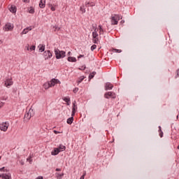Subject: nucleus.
Instances as JSON below:
<instances>
[{
	"label": "nucleus",
	"instance_id": "nucleus-45",
	"mask_svg": "<svg viewBox=\"0 0 179 179\" xmlns=\"http://www.w3.org/2000/svg\"><path fill=\"white\" fill-rule=\"evenodd\" d=\"M55 171H61V169L57 168V169H55Z\"/></svg>",
	"mask_w": 179,
	"mask_h": 179
},
{
	"label": "nucleus",
	"instance_id": "nucleus-31",
	"mask_svg": "<svg viewBox=\"0 0 179 179\" xmlns=\"http://www.w3.org/2000/svg\"><path fill=\"white\" fill-rule=\"evenodd\" d=\"M96 48H97V45H92L91 46V51H94V50H96Z\"/></svg>",
	"mask_w": 179,
	"mask_h": 179
},
{
	"label": "nucleus",
	"instance_id": "nucleus-33",
	"mask_svg": "<svg viewBox=\"0 0 179 179\" xmlns=\"http://www.w3.org/2000/svg\"><path fill=\"white\" fill-rule=\"evenodd\" d=\"M113 52H122V50L120 49H113Z\"/></svg>",
	"mask_w": 179,
	"mask_h": 179
},
{
	"label": "nucleus",
	"instance_id": "nucleus-29",
	"mask_svg": "<svg viewBox=\"0 0 179 179\" xmlns=\"http://www.w3.org/2000/svg\"><path fill=\"white\" fill-rule=\"evenodd\" d=\"M92 41H93L94 44H97V43L99 42V38H92Z\"/></svg>",
	"mask_w": 179,
	"mask_h": 179
},
{
	"label": "nucleus",
	"instance_id": "nucleus-27",
	"mask_svg": "<svg viewBox=\"0 0 179 179\" xmlns=\"http://www.w3.org/2000/svg\"><path fill=\"white\" fill-rule=\"evenodd\" d=\"M80 10L81 12H83V13H86V9H85V6H80Z\"/></svg>",
	"mask_w": 179,
	"mask_h": 179
},
{
	"label": "nucleus",
	"instance_id": "nucleus-11",
	"mask_svg": "<svg viewBox=\"0 0 179 179\" xmlns=\"http://www.w3.org/2000/svg\"><path fill=\"white\" fill-rule=\"evenodd\" d=\"M12 85H13V81H12L11 79H7L5 81V87H10V86H12Z\"/></svg>",
	"mask_w": 179,
	"mask_h": 179
},
{
	"label": "nucleus",
	"instance_id": "nucleus-43",
	"mask_svg": "<svg viewBox=\"0 0 179 179\" xmlns=\"http://www.w3.org/2000/svg\"><path fill=\"white\" fill-rule=\"evenodd\" d=\"M0 171H5V166L0 168Z\"/></svg>",
	"mask_w": 179,
	"mask_h": 179
},
{
	"label": "nucleus",
	"instance_id": "nucleus-30",
	"mask_svg": "<svg viewBox=\"0 0 179 179\" xmlns=\"http://www.w3.org/2000/svg\"><path fill=\"white\" fill-rule=\"evenodd\" d=\"M76 113V110L75 109V108H72L71 117H73Z\"/></svg>",
	"mask_w": 179,
	"mask_h": 179
},
{
	"label": "nucleus",
	"instance_id": "nucleus-4",
	"mask_svg": "<svg viewBox=\"0 0 179 179\" xmlns=\"http://www.w3.org/2000/svg\"><path fill=\"white\" fill-rule=\"evenodd\" d=\"M104 97L105 99H115L116 95L114 92H108L105 93Z\"/></svg>",
	"mask_w": 179,
	"mask_h": 179
},
{
	"label": "nucleus",
	"instance_id": "nucleus-55",
	"mask_svg": "<svg viewBox=\"0 0 179 179\" xmlns=\"http://www.w3.org/2000/svg\"><path fill=\"white\" fill-rule=\"evenodd\" d=\"M124 22H125V21H124V20L122 21V22H123V23H124Z\"/></svg>",
	"mask_w": 179,
	"mask_h": 179
},
{
	"label": "nucleus",
	"instance_id": "nucleus-37",
	"mask_svg": "<svg viewBox=\"0 0 179 179\" xmlns=\"http://www.w3.org/2000/svg\"><path fill=\"white\" fill-rule=\"evenodd\" d=\"M58 174V178L59 179H62V176H64V173H62V174H59V173H57Z\"/></svg>",
	"mask_w": 179,
	"mask_h": 179
},
{
	"label": "nucleus",
	"instance_id": "nucleus-7",
	"mask_svg": "<svg viewBox=\"0 0 179 179\" xmlns=\"http://www.w3.org/2000/svg\"><path fill=\"white\" fill-rule=\"evenodd\" d=\"M30 118H31V109H30L28 112H27L24 114V120L29 121V120H30Z\"/></svg>",
	"mask_w": 179,
	"mask_h": 179
},
{
	"label": "nucleus",
	"instance_id": "nucleus-32",
	"mask_svg": "<svg viewBox=\"0 0 179 179\" xmlns=\"http://www.w3.org/2000/svg\"><path fill=\"white\" fill-rule=\"evenodd\" d=\"M29 50L30 51H34L36 50V45H31Z\"/></svg>",
	"mask_w": 179,
	"mask_h": 179
},
{
	"label": "nucleus",
	"instance_id": "nucleus-50",
	"mask_svg": "<svg viewBox=\"0 0 179 179\" xmlns=\"http://www.w3.org/2000/svg\"><path fill=\"white\" fill-rule=\"evenodd\" d=\"M90 3H89V2H86L85 3V5H86V6H87V5H89Z\"/></svg>",
	"mask_w": 179,
	"mask_h": 179
},
{
	"label": "nucleus",
	"instance_id": "nucleus-14",
	"mask_svg": "<svg viewBox=\"0 0 179 179\" xmlns=\"http://www.w3.org/2000/svg\"><path fill=\"white\" fill-rule=\"evenodd\" d=\"M99 34H104V33H107V31L106 29H103V27L101 25H99Z\"/></svg>",
	"mask_w": 179,
	"mask_h": 179
},
{
	"label": "nucleus",
	"instance_id": "nucleus-21",
	"mask_svg": "<svg viewBox=\"0 0 179 179\" xmlns=\"http://www.w3.org/2000/svg\"><path fill=\"white\" fill-rule=\"evenodd\" d=\"M67 61H69V62H76L77 59H76V57H69L67 59Z\"/></svg>",
	"mask_w": 179,
	"mask_h": 179
},
{
	"label": "nucleus",
	"instance_id": "nucleus-25",
	"mask_svg": "<svg viewBox=\"0 0 179 179\" xmlns=\"http://www.w3.org/2000/svg\"><path fill=\"white\" fill-rule=\"evenodd\" d=\"M86 77L85 76H81L78 78V80L77 81V83H82L83 80H85Z\"/></svg>",
	"mask_w": 179,
	"mask_h": 179
},
{
	"label": "nucleus",
	"instance_id": "nucleus-47",
	"mask_svg": "<svg viewBox=\"0 0 179 179\" xmlns=\"http://www.w3.org/2000/svg\"><path fill=\"white\" fill-rule=\"evenodd\" d=\"M162 131V127L159 126V131Z\"/></svg>",
	"mask_w": 179,
	"mask_h": 179
},
{
	"label": "nucleus",
	"instance_id": "nucleus-18",
	"mask_svg": "<svg viewBox=\"0 0 179 179\" xmlns=\"http://www.w3.org/2000/svg\"><path fill=\"white\" fill-rule=\"evenodd\" d=\"M38 48H39V52H44V51H45V45L40 44L38 45Z\"/></svg>",
	"mask_w": 179,
	"mask_h": 179
},
{
	"label": "nucleus",
	"instance_id": "nucleus-10",
	"mask_svg": "<svg viewBox=\"0 0 179 179\" xmlns=\"http://www.w3.org/2000/svg\"><path fill=\"white\" fill-rule=\"evenodd\" d=\"M113 87H114V85L110 83H106L105 84V90H113Z\"/></svg>",
	"mask_w": 179,
	"mask_h": 179
},
{
	"label": "nucleus",
	"instance_id": "nucleus-56",
	"mask_svg": "<svg viewBox=\"0 0 179 179\" xmlns=\"http://www.w3.org/2000/svg\"><path fill=\"white\" fill-rule=\"evenodd\" d=\"M27 50H29V47H27Z\"/></svg>",
	"mask_w": 179,
	"mask_h": 179
},
{
	"label": "nucleus",
	"instance_id": "nucleus-13",
	"mask_svg": "<svg viewBox=\"0 0 179 179\" xmlns=\"http://www.w3.org/2000/svg\"><path fill=\"white\" fill-rule=\"evenodd\" d=\"M31 30V27H28L23 29V31L21 32V34H27L29 31Z\"/></svg>",
	"mask_w": 179,
	"mask_h": 179
},
{
	"label": "nucleus",
	"instance_id": "nucleus-42",
	"mask_svg": "<svg viewBox=\"0 0 179 179\" xmlns=\"http://www.w3.org/2000/svg\"><path fill=\"white\" fill-rule=\"evenodd\" d=\"M85 176H86V173H85L83 176H81L80 179H85Z\"/></svg>",
	"mask_w": 179,
	"mask_h": 179
},
{
	"label": "nucleus",
	"instance_id": "nucleus-16",
	"mask_svg": "<svg viewBox=\"0 0 179 179\" xmlns=\"http://www.w3.org/2000/svg\"><path fill=\"white\" fill-rule=\"evenodd\" d=\"M62 100L67 103V106H69V104L71 103V98H69V96H64V98H62Z\"/></svg>",
	"mask_w": 179,
	"mask_h": 179
},
{
	"label": "nucleus",
	"instance_id": "nucleus-9",
	"mask_svg": "<svg viewBox=\"0 0 179 179\" xmlns=\"http://www.w3.org/2000/svg\"><path fill=\"white\" fill-rule=\"evenodd\" d=\"M0 178L2 179H12V176L10 175V173H3V174H0Z\"/></svg>",
	"mask_w": 179,
	"mask_h": 179
},
{
	"label": "nucleus",
	"instance_id": "nucleus-49",
	"mask_svg": "<svg viewBox=\"0 0 179 179\" xmlns=\"http://www.w3.org/2000/svg\"><path fill=\"white\" fill-rule=\"evenodd\" d=\"M48 6H49L50 8H51V7L52 6V4L49 3V4H48Z\"/></svg>",
	"mask_w": 179,
	"mask_h": 179
},
{
	"label": "nucleus",
	"instance_id": "nucleus-57",
	"mask_svg": "<svg viewBox=\"0 0 179 179\" xmlns=\"http://www.w3.org/2000/svg\"><path fill=\"white\" fill-rule=\"evenodd\" d=\"M0 159H1V157H0Z\"/></svg>",
	"mask_w": 179,
	"mask_h": 179
},
{
	"label": "nucleus",
	"instance_id": "nucleus-12",
	"mask_svg": "<svg viewBox=\"0 0 179 179\" xmlns=\"http://www.w3.org/2000/svg\"><path fill=\"white\" fill-rule=\"evenodd\" d=\"M59 152V150L57 148H54V150L51 152L52 156H57Z\"/></svg>",
	"mask_w": 179,
	"mask_h": 179
},
{
	"label": "nucleus",
	"instance_id": "nucleus-44",
	"mask_svg": "<svg viewBox=\"0 0 179 179\" xmlns=\"http://www.w3.org/2000/svg\"><path fill=\"white\" fill-rule=\"evenodd\" d=\"M3 102L0 101V108H1V107H3Z\"/></svg>",
	"mask_w": 179,
	"mask_h": 179
},
{
	"label": "nucleus",
	"instance_id": "nucleus-53",
	"mask_svg": "<svg viewBox=\"0 0 179 179\" xmlns=\"http://www.w3.org/2000/svg\"><path fill=\"white\" fill-rule=\"evenodd\" d=\"M56 29H57V30H60L61 28L57 27Z\"/></svg>",
	"mask_w": 179,
	"mask_h": 179
},
{
	"label": "nucleus",
	"instance_id": "nucleus-22",
	"mask_svg": "<svg viewBox=\"0 0 179 179\" xmlns=\"http://www.w3.org/2000/svg\"><path fill=\"white\" fill-rule=\"evenodd\" d=\"M43 87L44 89H45V90H47L50 89V87H51V85H50V83L48 82V83H45V84H43Z\"/></svg>",
	"mask_w": 179,
	"mask_h": 179
},
{
	"label": "nucleus",
	"instance_id": "nucleus-23",
	"mask_svg": "<svg viewBox=\"0 0 179 179\" xmlns=\"http://www.w3.org/2000/svg\"><path fill=\"white\" fill-rule=\"evenodd\" d=\"M66 122H67V124H69V125L72 124V122H73V117H69L67 119Z\"/></svg>",
	"mask_w": 179,
	"mask_h": 179
},
{
	"label": "nucleus",
	"instance_id": "nucleus-39",
	"mask_svg": "<svg viewBox=\"0 0 179 179\" xmlns=\"http://www.w3.org/2000/svg\"><path fill=\"white\" fill-rule=\"evenodd\" d=\"M79 69H80V70H82V69H83V71H85V70L86 69V66L84 65V66H82V68H79Z\"/></svg>",
	"mask_w": 179,
	"mask_h": 179
},
{
	"label": "nucleus",
	"instance_id": "nucleus-36",
	"mask_svg": "<svg viewBox=\"0 0 179 179\" xmlns=\"http://www.w3.org/2000/svg\"><path fill=\"white\" fill-rule=\"evenodd\" d=\"M80 58H85V55H80L79 56H78V59H80Z\"/></svg>",
	"mask_w": 179,
	"mask_h": 179
},
{
	"label": "nucleus",
	"instance_id": "nucleus-5",
	"mask_svg": "<svg viewBox=\"0 0 179 179\" xmlns=\"http://www.w3.org/2000/svg\"><path fill=\"white\" fill-rule=\"evenodd\" d=\"M13 27H14L13 24L8 22L5 25V30L6 31H12V30H13Z\"/></svg>",
	"mask_w": 179,
	"mask_h": 179
},
{
	"label": "nucleus",
	"instance_id": "nucleus-48",
	"mask_svg": "<svg viewBox=\"0 0 179 179\" xmlns=\"http://www.w3.org/2000/svg\"><path fill=\"white\" fill-rule=\"evenodd\" d=\"M30 159H31V157H29V158L27 159V162H29V160H30Z\"/></svg>",
	"mask_w": 179,
	"mask_h": 179
},
{
	"label": "nucleus",
	"instance_id": "nucleus-24",
	"mask_svg": "<svg viewBox=\"0 0 179 179\" xmlns=\"http://www.w3.org/2000/svg\"><path fill=\"white\" fill-rule=\"evenodd\" d=\"M94 75H96V71H93L92 72L90 75H89V79L90 80L93 79V78H94Z\"/></svg>",
	"mask_w": 179,
	"mask_h": 179
},
{
	"label": "nucleus",
	"instance_id": "nucleus-41",
	"mask_svg": "<svg viewBox=\"0 0 179 179\" xmlns=\"http://www.w3.org/2000/svg\"><path fill=\"white\" fill-rule=\"evenodd\" d=\"M50 10L52 11V12H55V7H54V6H51V8H50Z\"/></svg>",
	"mask_w": 179,
	"mask_h": 179
},
{
	"label": "nucleus",
	"instance_id": "nucleus-46",
	"mask_svg": "<svg viewBox=\"0 0 179 179\" xmlns=\"http://www.w3.org/2000/svg\"><path fill=\"white\" fill-rule=\"evenodd\" d=\"M22 1L24 3H27V2H29V0H22Z\"/></svg>",
	"mask_w": 179,
	"mask_h": 179
},
{
	"label": "nucleus",
	"instance_id": "nucleus-38",
	"mask_svg": "<svg viewBox=\"0 0 179 179\" xmlns=\"http://www.w3.org/2000/svg\"><path fill=\"white\" fill-rule=\"evenodd\" d=\"M159 136L160 138H163V131H159Z\"/></svg>",
	"mask_w": 179,
	"mask_h": 179
},
{
	"label": "nucleus",
	"instance_id": "nucleus-8",
	"mask_svg": "<svg viewBox=\"0 0 179 179\" xmlns=\"http://www.w3.org/2000/svg\"><path fill=\"white\" fill-rule=\"evenodd\" d=\"M118 20H120V19H118V15L113 16L111 17V23H112V24L113 25L118 24Z\"/></svg>",
	"mask_w": 179,
	"mask_h": 179
},
{
	"label": "nucleus",
	"instance_id": "nucleus-17",
	"mask_svg": "<svg viewBox=\"0 0 179 179\" xmlns=\"http://www.w3.org/2000/svg\"><path fill=\"white\" fill-rule=\"evenodd\" d=\"M39 7L41 8V9H44V8H45V0L40 1Z\"/></svg>",
	"mask_w": 179,
	"mask_h": 179
},
{
	"label": "nucleus",
	"instance_id": "nucleus-52",
	"mask_svg": "<svg viewBox=\"0 0 179 179\" xmlns=\"http://www.w3.org/2000/svg\"><path fill=\"white\" fill-rule=\"evenodd\" d=\"M71 52H69L67 53V55H71Z\"/></svg>",
	"mask_w": 179,
	"mask_h": 179
},
{
	"label": "nucleus",
	"instance_id": "nucleus-3",
	"mask_svg": "<svg viewBox=\"0 0 179 179\" xmlns=\"http://www.w3.org/2000/svg\"><path fill=\"white\" fill-rule=\"evenodd\" d=\"M9 127V122H5L2 124H0V129L1 131H3V132H6L8 131V128Z\"/></svg>",
	"mask_w": 179,
	"mask_h": 179
},
{
	"label": "nucleus",
	"instance_id": "nucleus-28",
	"mask_svg": "<svg viewBox=\"0 0 179 179\" xmlns=\"http://www.w3.org/2000/svg\"><path fill=\"white\" fill-rule=\"evenodd\" d=\"M75 108L76 111V110H78V106H76V101H74L73 102V108Z\"/></svg>",
	"mask_w": 179,
	"mask_h": 179
},
{
	"label": "nucleus",
	"instance_id": "nucleus-35",
	"mask_svg": "<svg viewBox=\"0 0 179 179\" xmlns=\"http://www.w3.org/2000/svg\"><path fill=\"white\" fill-rule=\"evenodd\" d=\"M73 93H78V92H79V88H74L73 90Z\"/></svg>",
	"mask_w": 179,
	"mask_h": 179
},
{
	"label": "nucleus",
	"instance_id": "nucleus-40",
	"mask_svg": "<svg viewBox=\"0 0 179 179\" xmlns=\"http://www.w3.org/2000/svg\"><path fill=\"white\" fill-rule=\"evenodd\" d=\"M53 132L54 134H55V135H58V134H60V132L57 130H54Z\"/></svg>",
	"mask_w": 179,
	"mask_h": 179
},
{
	"label": "nucleus",
	"instance_id": "nucleus-2",
	"mask_svg": "<svg viewBox=\"0 0 179 179\" xmlns=\"http://www.w3.org/2000/svg\"><path fill=\"white\" fill-rule=\"evenodd\" d=\"M43 55L45 61H47V59H51V58L52 57V53L50 50H45L43 52Z\"/></svg>",
	"mask_w": 179,
	"mask_h": 179
},
{
	"label": "nucleus",
	"instance_id": "nucleus-6",
	"mask_svg": "<svg viewBox=\"0 0 179 179\" xmlns=\"http://www.w3.org/2000/svg\"><path fill=\"white\" fill-rule=\"evenodd\" d=\"M58 83H61V81L58 79L52 78L50 81H49V84L50 85V87H54Z\"/></svg>",
	"mask_w": 179,
	"mask_h": 179
},
{
	"label": "nucleus",
	"instance_id": "nucleus-15",
	"mask_svg": "<svg viewBox=\"0 0 179 179\" xmlns=\"http://www.w3.org/2000/svg\"><path fill=\"white\" fill-rule=\"evenodd\" d=\"M99 38V34L97 33V28L94 29V31L92 32V38Z\"/></svg>",
	"mask_w": 179,
	"mask_h": 179
},
{
	"label": "nucleus",
	"instance_id": "nucleus-51",
	"mask_svg": "<svg viewBox=\"0 0 179 179\" xmlns=\"http://www.w3.org/2000/svg\"><path fill=\"white\" fill-rule=\"evenodd\" d=\"M21 164H22V166H24V162H21Z\"/></svg>",
	"mask_w": 179,
	"mask_h": 179
},
{
	"label": "nucleus",
	"instance_id": "nucleus-19",
	"mask_svg": "<svg viewBox=\"0 0 179 179\" xmlns=\"http://www.w3.org/2000/svg\"><path fill=\"white\" fill-rule=\"evenodd\" d=\"M56 148H57L59 150V152H64V150H65V149H66V147H65V145H64L62 144H60L59 145V147Z\"/></svg>",
	"mask_w": 179,
	"mask_h": 179
},
{
	"label": "nucleus",
	"instance_id": "nucleus-26",
	"mask_svg": "<svg viewBox=\"0 0 179 179\" xmlns=\"http://www.w3.org/2000/svg\"><path fill=\"white\" fill-rule=\"evenodd\" d=\"M28 12L29 13H34V8L30 7L29 8H28Z\"/></svg>",
	"mask_w": 179,
	"mask_h": 179
},
{
	"label": "nucleus",
	"instance_id": "nucleus-1",
	"mask_svg": "<svg viewBox=\"0 0 179 179\" xmlns=\"http://www.w3.org/2000/svg\"><path fill=\"white\" fill-rule=\"evenodd\" d=\"M55 55L57 59H61L66 57V52L64 50H59V49H55Z\"/></svg>",
	"mask_w": 179,
	"mask_h": 179
},
{
	"label": "nucleus",
	"instance_id": "nucleus-34",
	"mask_svg": "<svg viewBox=\"0 0 179 179\" xmlns=\"http://www.w3.org/2000/svg\"><path fill=\"white\" fill-rule=\"evenodd\" d=\"M177 78H179V69L176 71V76H175L176 79H177Z\"/></svg>",
	"mask_w": 179,
	"mask_h": 179
},
{
	"label": "nucleus",
	"instance_id": "nucleus-20",
	"mask_svg": "<svg viewBox=\"0 0 179 179\" xmlns=\"http://www.w3.org/2000/svg\"><path fill=\"white\" fill-rule=\"evenodd\" d=\"M9 10L10 12H11V13H16L17 8L15 6L11 5L9 8Z\"/></svg>",
	"mask_w": 179,
	"mask_h": 179
},
{
	"label": "nucleus",
	"instance_id": "nucleus-54",
	"mask_svg": "<svg viewBox=\"0 0 179 179\" xmlns=\"http://www.w3.org/2000/svg\"><path fill=\"white\" fill-rule=\"evenodd\" d=\"M31 162H33V161H32V160H30V161H29L30 164H31Z\"/></svg>",
	"mask_w": 179,
	"mask_h": 179
}]
</instances>
